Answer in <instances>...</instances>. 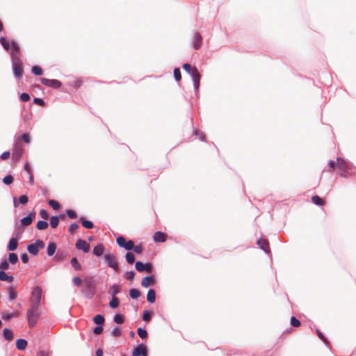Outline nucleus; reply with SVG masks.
Returning <instances> with one entry per match:
<instances>
[{"label": "nucleus", "instance_id": "3c124183", "mask_svg": "<svg viewBox=\"0 0 356 356\" xmlns=\"http://www.w3.org/2000/svg\"><path fill=\"white\" fill-rule=\"evenodd\" d=\"M145 266L144 264L141 261L136 262L135 268L140 273L145 271Z\"/></svg>", "mask_w": 356, "mask_h": 356}, {"label": "nucleus", "instance_id": "a18cd8bd", "mask_svg": "<svg viewBox=\"0 0 356 356\" xmlns=\"http://www.w3.org/2000/svg\"><path fill=\"white\" fill-rule=\"evenodd\" d=\"M48 203L49 206L54 210H58L60 208V204L54 200H49Z\"/></svg>", "mask_w": 356, "mask_h": 356}, {"label": "nucleus", "instance_id": "c9c22d12", "mask_svg": "<svg viewBox=\"0 0 356 356\" xmlns=\"http://www.w3.org/2000/svg\"><path fill=\"white\" fill-rule=\"evenodd\" d=\"M10 267L9 262L6 259H2L0 262V270L5 271Z\"/></svg>", "mask_w": 356, "mask_h": 356}, {"label": "nucleus", "instance_id": "7ed1b4c3", "mask_svg": "<svg viewBox=\"0 0 356 356\" xmlns=\"http://www.w3.org/2000/svg\"><path fill=\"white\" fill-rule=\"evenodd\" d=\"M12 67L15 78L19 79L23 76L24 67L20 57L16 54H11Z\"/></svg>", "mask_w": 356, "mask_h": 356}, {"label": "nucleus", "instance_id": "473e14b6", "mask_svg": "<svg viewBox=\"0 0 356 356\" xmlns=\"http://www.w3.org/2000/svg\"><path fill=\"white\" fill-rule=\"evenodd\" d=\"M312 201L314 204L318 206H322L325 204V201L318 195H314L312 197Z\"/></svg>", "mask_w": 356, "mask_h": 356}, {"label": "nucleus", "instance_id": "f704fd0d", "mask_svg": "<svg viewBox=\"0 0 356 356\" xmlns=\"http://www.w3.org/2000/svg\"><path fill=\"white\" fill-rule=\"evenodd\" d=\"M120 304V300L118 298L114 296L112 298L111 301L109 302V306L115 309L119 306Z\"/></svg>", "mask_w": 356, "mask_h": 356}, {"label": "nucleus", "instance_id": "052dcab7", "mask_svg": "<svg viewBox=\"0 0 356 356\" xmlns=\"http://www.w3.org/2000/svg\"><path fill=\"white\" fill-rule=\"evenodd\" d=\"M40 216L44 220H47L49 218V213L45 209H41L40 211Z\"/></svg>", "mask_w": 356, "mask_h": 356}, {"label": "nucleus", "instance_id": "c756f323", "mask_svg": "<svg viewBox=\"0 0 356 356\" xmlns=\"http://www.w3.org/2000/svg\"><path fill=\"white\" fill-rule=\"evenodd\" d=\"M70 264L72 265V266L76 270H81V265L80 264V263L79 262L78 259L76 257H73L72 258L71 261H70Z\"/></svg>", "mask_w": 356, "mask_h": 356}, {"label": "nucleus", "instance_id": "c85d7f7f", "mask_svg": "<svg viewBox=\"0 0 356 356\" xmlns=\"http://www.w3.org/2000/svg\"><path fill=\"white\" fill-rule=\"evenodd\" d=\"M104 317L102 314H97L93 318V321L97 325H103L104 323Z\"/></svg>", "mask_w": 356, "mask_h": 356}, {"label": "nucleus", "instance_id": "423d86ee", "mask_svg": "<svg viewBox=\"0 0 356 356\" xmlns=\"http://www.w3.org/2000/svg\"><path fill=\"white\" fill-rule=\"evenodd\" d=\"M104 260L108 267L112 268L115 272L119 271L118 263L115 255L111 254H105Z\"/></svg>", "mask_w": 356, "mask_h": 356}, {"label": "nucleus", "instance_id": "1a4fd4ad", "mask_svg": "<svg viewBox=\"0 0 356 356\" xmlns=\"http://www.w3.org/2000/svg\"><path fill=\"white\" fill-rule=\"evenodd\" d=\"M23 154V150L22 147L18 145V143H15L13 147L12 157L15 161L19 160Z\"/></svg>", "mask_w": 356, "mask_h": 356}, {"label": "nucleus", "instance_id": "6e6552de", "mask_svg": "<svg viewBox=\"0 0 356 356\" xmlns=\"http://www.w3.org/2000/svg\"><path fill=\"white\" fill-rule=\"evenodd\" d=\"M35 218V213H30L27 216L22 218L20 220L21 225L17 226L16 225L17 229H19L21 226L27 227L31 225L33 220Z\"/></svg>", "mask_w": 356, "mask_h": 356}, {"label": "nucleus", "instance_id": "39448f33", "mask_svg": "<svg viewBox=\"0 0 356 356\" xmlns=\"http://www.w3.org/2000/svg\"><path fill=\"white\" fill-rule=\"evenodd\" d=\"M42 296V289L40 286L34 287L31 291V297L30 298L31 305L40 307Z\"/></svg>", "mask_w": 356, "mask_h": 356}, {"label": "nucleus", "instance_id": "aec40b11", "mask_svg": "<svg viewBox=\"0 0 356 356\" xmlns=\"http://www.w3.org/2000/svg\"><path fill=\"white\" fill-rule=\"evenodd\" d=\"M104 250V245L102 244H97L94 247L92 253L97 257H100L103 254Z\"/></svg>", "mask_w": 356, "mask_h": 356}, {"label": "nucleus", "instance_id": "4be33fe9", "mask_svg": "<svg viewBox=\"0 0 356 356\" xmlns=\"http://www.w3.org/2000/svg\"><path fill=\"white\" fill-rule=\"evenodd\" d=\"M56 243L54 242H50L48 244L47 249V254L48 256L51 257L54 255L56 250Z\"/></svg>", "mask_w": 356, "mask_h": 356}, {"label": "nucleus", "instance_id": "37998d69", "mask_svg": "<svg viewBox=\"0 0 356 356\" xmlns=\"http://www.w3.org/2000/svg\"><path fill=\"white\" fill-rule=\"evenodd\" d=\"M137 333L142 339H145L147 337V332L144 328L138 327Z\"/></svg>", "mask_w": 356, "mask_h": 356}, {"label": "nucleus", "instance_id": "a211bd4d", "mask_svg": "<svg viewBox=\"0 0 356 356\" xmlns=\"http://www.w3.org/2000/svg\"><path fill=\"white\" fill-rule=\"evenodd\" d=\"M0 280L11 283L14 280V277L12 275H8L5 271L0 270Z\"/></svg>", "mask_w": 356, "mask_h": 356}, {"label": "nucleus", "instance_id": "58836bf2", "mask_svg": "<svg viewBox=\"0 0 356 356\" xmlns=\"http://www.w3.org/2000/svg\"><path fill=\"white\" fill-rule=\"evenodd\" d=\"M11 264H15L18 261V256L15 253H10L8 255V261Z\"/></svg>", "mask_w": 356, "mask_h": 356}, {"label": "nucleus", "instance_id": "0eeeda50", "mask_svg": "<svg viewBox=\"0 0 356 356\" xmlns=\"http://www.w3.org/2000/svg\"><path fill=\"white\" fill-rule=\"evenodd\" d=\"M40 82L43 85L53 88H58L62 85L61 82L57 79H46V78H41Z\"/></svg>", "mask_w": 356, "mask_h": 356}, {"label": "nucleus", "instance_id": "bf43d9fd", "mask_svg": "<svg viewBox=\"0 0 356 356\" xmlns=\"http://www.w3.org/2000/svg\"><path fill=\"white\" fill-rule=\"evenodd\" d=\"M291 325L293 327H299L300 325V322L298 319H297L296 317L292 316L291 318Z\"/></svg>", "mask_w": 356, "mask_h": 356}, {"label": "nucleus", "instance_id": "ddd939ff", "mask_svg": "<svg viewBox=\"0 0 356 356\" xmlns=\"http://www.w3.org/2000/svg\"><path fill=\"white\" fill-rule=\"evenodd\" d=\"M202 43V37L201 34L198 32L195 33L194 39H193V47L195 49L198 50L201 48Z\"/></svg>", "mask_w": 356, "mask_h": 356}, {"label": "nucleus", "instance_id": "79ce46f5", "mask_svg": "<svg viewBox=\"0 0 356 356\" xmlns=\"http://www.w3.org/2000/svg\"><path fill=\"white\" fill-rule=\"evenodd\" d=\"M113 321L117 324H122L124 322V317L120 314H117L115 315Z\"/></svg>", "mask_w": 356, "mask_h": 356}, {"label": "nucleus", "instance_id": "b1692460", "mask_svg": "<svg viewBox=\"0 0 356 356\" xmlns=\"http://www.w3.org/2000/svg\"><path fill=\"white\" fill-rule=\"evenodd\" d=\"M16 287L14 286H10L8 288V299L10 301L14 300L17 298V293L15 291Z\"/></svg>", "mask_w": 356, "mask_h": 356}, {"label": "nucleus", "instance_id": "8fccbe9b", "mask_svg": "<svg viewBox=\"0 0 356 356\" xmlns=\"http://www.w3.org/2000/svg\"><path fill=\"white\" fill-rule=\"evenodd\" d=\"M32 73H33L35 75L40 76L42 74V70L40 67L38 65H34L31 69Z\"/></svg>", "mask_w": 356, "mask_h": 356}, {"label": "nucleus", "instance_id": "de8ad7c7", "mask_svg": "<svg viewBox=\"0 0 356 356\" xmlns=\"http://www.w3.org/2000/svg\"><path fill=\"white\" fill-rule=\"evenodd\" d=\"M13 177L11 175H8L3 177V182L6 185H10L13 182Z\"/></svg>", "mask_w": 356, "mask_h": 356}, {"label": "nucleus", "instance_id": "7c9ffc66", "mask_svg": "<svg viewBox=\"0 0 356 356\" xmlns=\"http://www.w3.org/2000/svg\"><path fill=\"white\" fill-rule=\"evenodd\" d=\"M3 337L8 341H11L13 339V331L8 328H5L3 330Z\"/></svg>", "mask_w": 356, "mask_h": 356}, {"label": "nucleus", "instance_id": "dca6fc26", "mask_svg": "<svg viewBox=\"0 0 356 356\" xmlns=\"http://www.w3.org/2000/svg\"><path fill=\"white\" fill-rule=\"evenodd\" d=\"M346 161L341 158H337V166L341 171L347 172L348 166Z\"/></svg>", "mask_w": 356, "mask_h": 356}, {"label": "nucleus", "instance_id": "9d476101", "mask_svg": "<svg viewBox=\"0 0 356 356\" xmlns=\"http://www.w3.org/2000/svg\"><path fill=\"white\" fill-rule=\"evenodd\" d=\"M134 356H147V349L145 344L140 343L134 349Z\"/></svg>", "mask_w": 356, "mask_h": 356}, {"label": "nucleus", "instance_id": "20e7f679", "mask_svg": "<svg viewBox=\"0 0 356 356\" xmlns=\"http://www.w3.org/2000/svg\"><path fill=\"white\" fill-rule=\"evenodd\" d=\"M39 307L33 305H31L30 307L27 310V318L29 325L31 327H34L38 321L39 317Z\"/></svg>", "mask_w": 356, "mask_h": 356}, {"label": "nucleus", "instance_id": "4d7b16f0", "mask_svg": "<svg viewBox=\"0 0 356 356\" xmlns=\"http://www.w3.org/2000/svg\"><path fill=\"white\" fill-rule=\"evenodd\" d=\"M134 248V243L133 241L129 240L126 242L125 247L124 248L127 250H131Z\"/></svg>", "mask_w": 356, "mask_h": 356}, {"label": "nucleus", "instance_id": "9b49d317", "mask_svg": "<svg viewBox=\"0 0 356 356\" xmlns=\"http://www.w3.org/2000/svg\"><path fill=\"white\" fill-rule=\"evenodd\" d=\"M76 248L82 250L85 253H88L90 251V244L83 239H78L76 242Z\"/></svg>", "mask_w": 356, "mask_h": 356}, {"label": "nucleus", "instance_id": "412c9836", "mask_svg": "<svg viewBox=\"0 0 356 356\" xmlns=\"http://www.w3.org/2000/svg\"><path fill=\"white\" fill-rule=\"evenodd\" d=\"M79 221L81 222L82 226L86 229H92L94 227L93 222L86 220L84 217H80Z\"/></svg>", "mask_w": 356, "mask_h": 356}, {"label": "nucleus", "instance_id": "4c0bfd02", "mask_svg": "<svg viewBox=\"0 0 356 356\" xmlns=\"http://www.w3.org/2000/svg\"><path fill=\"white\" fill-rule=\"evenodd\" d=\"M125 258L127 263L129 264H133L136 259L134 254L130 252H127Z\"/></svg>", "mask_w": 356, "mask_h": 356}, {"label": "nucleus", "instance_id": "774afa93", "mask_svg": "<svg viewBox=\"0 0 356 356\" xmlns=\"http://www.w3.org/2000/svg\"><path fill=\"white\" fill-rule=\"evenodd\" d=\"M336 163L334 162V161H332V160H330L329 162H328V167H329V169H328V171L329 172H332L333 170L334 169L335 166H336Z\"/></svg>", "mask_w": 356, "mask_h": 356}, {"label": "nucleus", "instance_id": "680f3d73", "mask_svg": "<svg viewBox=\"0 0 356 356\" xmlns=\"http://www.w3.org/2000/svg\"><path fill=\"white\" fill-rule=\"evenodd\" d=\"M316 334L318 335V337L325 343V344H328V341L327 340V339L325 337V336L323 335V334L318 330H316Z\"/></svg>", "mask_w": 356, "mask_h": 356}, {"label": "nucleus", "instance_id": "6e6d98bb", "mask_svg": "<svg viewBox=\"0 0 356 356\" xmlns=\"http://www.w3.org/2000/svg\"><path fill=\"white\" fill-rule=\"evenodd\" d=\"M66 213H67V216L71 219H75L77 218V214L74 210L67 209Z\"/></svg>", "mask_w": 356, "mask_h": 356}, {"label": "nucleus", "instance_id": "393cba45", "mask_svg": "<svg viewBox=\"0 0 356 356\" xmlns=\"http://www.w3.org/2000/svg\"><path fill=\"white\" fill-rule=\"evenodd\" d=\"M121 289L120 286L118 284H113L111 286L108 290V293L112 296V297L115 296L116 294L120 293Z\"/></svg>", "mask_w": 356, "mask_h": 356}, {"label": "nucleus", "instance_id": "5fc2aeb1", "mask_svg": "<svg viewBox=\"0 0 356 356\" xmlns=\"http://www.w3.org/2000/svg\"><path fill=\"white\" fill-rule=\"evenodd\" d=\"M174 77L177 81H179L181 79V74L179 68H175L174 70Z\"/></svg>", "mask_w": 356, "mask_h": 356}, {"label": "nucleus", "instance_id": "4468645a", "mask_svg": "<svg viewBox=\"0 0 356 356\" xmlns=\"http://www.w3.org/2000/svg\"><path fill=\"white\" fill-rule=\"evenodd\" d=\"M156 282L155 277L153 275L151 276H147L143 278L141 282V285L147 288L151 284H154Z\"/></svg>", "mask_w": 356, "mask_h": 356}, {"label": "nucleus", "instance_id": "e433bc0d", "mask_svg": "<svg viewBox=\"0 0 356 356\" xmlns=\"http://www.w3.org/2000/svg\"><path fill=\"white\" fill-rule=\"evenodd\" d=\"M36 227L39 230H44L48 227V223L45 220H39L37 222Z\"/></svg>", "mask_w": 356, "mask_h": 356}, {"label": "nucleus", "instance_id": "c03bdc74", "mask_svg": "<svg viewBox=\"0 0 356 356\" xmlns=\"http://www.w3.org/2000/svg\"><path fill=\"white\" fill-rule=\"evenodd\" d=\"M143 320L145 322H149L152 318V312L149 310H145L143 314Z\"/></svg>", "mask_w": 356, "mask_h": 356}, {"label": "nucleus", "instance_id": "603ef678", "mask_svg": "<svg viewBox=\"0 0 356 356\" xmlns=\"http://www.w3.org/2000/svg\"><path fill=\"white\" fill-rule=\"evenodd\" d=\"M18 140L19 142L24 141L26 143H29L30 142V137L28 134H23L19 136Z\"/></svg>", "mask_w": 356, "mask_h": 356}, {"label": "nucleus", "instance_id": "e2e57ef3", "mask_svg": "<svg viewBox=\"0 0 356 356\" xmlns=\"http://www.w3.org/2000/svg\"><path fill=\"white\" fill-rule=\"evenodd\" d=\"M20 99L24 102H26L30 99V96L28 93L23 92L20 95Z\"/></svg>", "mask_w": 356, "mask_h": 356}, {"label": "nucleus", "instance_id": "09e8293b", "mask_svg": "<svg viewBox=\"0 0 356 356\" xmlns=\"http://www.w3.org/2000/svg\"><path fill=\"white\" fill-rule=\"evenodd\" d=\"M79 225L76 222H74L70 225L68 231L70 234H74V232L79 229Z\"/></svg>", "mask_w": 356, "mask_h": 356}, {"label": "nucleus", "instance_id": "2f4dec72", "mask_svg": "<svg viewBox=\"0 0 356 356\" xmlns=\"http://www.w3.org/2000/svg\"><path fill=\"white\" fill-rule=\"evenodd\" d=\"M141 295L140 291L136 289H131L129 290V296L132 299H137Z\"/></svg>", "mask_w": 356, "mask_h": 356}, {"label": "nucleus", "instance_id": "ea45409f", "mask_svg": "<svg viewBox=\"0 0 356 356\" xmlns=\"http://www.w3.org/2000/svg\"><path fill=\"white\" fill-rule=\"evenodd\" d=\"M11 45L13 48V51L10 52V54H16L20 57V49L18 44L15 41H12Z\"/></svg>", "mask_w": 356, "mask_h": 356}, {"label": "nucleus", "instance_id": "72a5a7b5", "mask_svg": "<svg viewBox=\"0 0 356 356\" xmlns=\"http://www.w3.org/2000/svg\"><path fill=\"white\" fill-rule=\"evenodd\" d=\"M59 224L58 217L57 216H53L50 218V226L51 228L55 229Z\"/></svg>", "mask_w": 356, "mask_h": 356}, {"label": "nucleus", "instance_id": "2eb2a0df", "mask_svg": "<svg viewBox=\"0 0 356 356\" xmlns=\"http://www.w3.org/2000/svg\"><path fill=\"white\" fill-rule=\"evenodd\" d=\"M29 202V197L26 195H21L18 199L15 197L13 198V204L15 207H17L19 204H26Z\"/></svg>", "mask_w": 356, "mask_h": 356}, {"label": "nucleus", "instance_id": "0e129e2a", "mask_svg": "<svg viewBox=\"0 0 356 356\" xmlns=\"http://www.w3.org/2000/svg\"><path fill=\"white\" fill-rule=\"evenodd\" d=\"M34 243L38 250L44 247V243L41 239H37Z\"/></svg>", "mask_w": 356, "mask_h": 356}, {"label": "nucleus", "instance_id": "338daca9", "mask_svg": "<svg viewBox=\"0 0 356 356\" xmlns=\"http://www.w3.org/2000/svg\"><path fill=\"white\" fill-rule=\"evenodd\" d=\"M72 282H73V284L76 286H81V284L82 283V280L79 277H74L72 280Z\"/></svg>", "mask_w": 356, "mask_h": 356}, {"label": "nucleus", "instance_id": "49530a36", "mask_svg": "<svg viewBox=\"0 0 356 356\" xmlns=\"http://www.w3.org/2000/svg\"><path fill=\"white\" fill-rule=\"evenodd\" d=\"M116 241H117L118 245L120 247H121V248L125 247L127 241L124 236H118L116 239Z\"/></svg>", "mask_w": 356, "mask_h": 356}, {"label": "nucleus", "instance_id": "a19ab883", "mask_svg": "<svg viewBox=\"0 0 356 356\" xmlns=\"http://www.w3.org/2000/svg\"><path fill=\"white\" fill-rule=\"evenodd\" d=\"M0 43L5 50L8 51L10 49V43L4 37H1L0 38Z\"/></svg>", "mask_w": 356, "mask_h": 356}, {"label": "nucleus", "instance_id": "f257e3e1", "mask_svg": "<svg viewBox=\"0 0 356 356\" xmlns=\"http://www.w3.org/2000/svg\"><path fill=\"white\" fill-rule=\"evenodd\" d=\"M96 282L92 277H86L83 280L81 293L88 299H92L96 293Z\"/></svg>", "mask_w": 356, "mask_h": 356}, {"label": "nucleus", "instance_id": "13d9d810", "mask_svg": "<svg viewBox=\"0 0 356 356\" xmlns=\"http://www.w3.org/2000/svg\"><path fill=\"white\" fill-rule=\"evenodd\" d=\"M111 335L115 337H119L121 335V330L118 327H115L111 332Z\"/></svg>", "mask_w": 356, "mask_h": 356}, {"label": "nucleus", "instance_id": "f03ea898", "mask_svg": "<svg viewBox=\"0 0 356 356\" xmlns=\"http://www.w3.org/2000/svg\"><path fill=\"white\" fill-rule=\"evenodd\" d=\"M184 70L189 74L193 81V86L195 91H197L200 87V81L201 78V74L198 72L196 67H192L188 63H185L183 65Z\"/></svg>", "mask_w": 356, "mask_h": 356}, {"label": "nucleus", "instance_id": "6ab92c4d", "mask_svg": "<svg viewBox=\"0 0 356 356\" xmlns=\"http://www.w3.org/2000/svg\"><path fill=\"white\" fill-rule=\"evenodd\" d=\"M154 240L155 242H165L166 241V236L161 232H156L154 234Z\"/></svg>", "mask_w": 356, "mask_h": 356}, {"label": "nucleus", "instance_id": "69168bd1", "mask_svg": "<svg viewBox=\"0 0 356 356\" xmlns=\"http://www.w3.org/2000/svg\"><path fill=\"white\" fill-rule=\"evenodd\" d=\"M103 332V325H97L93 330L95 334L99 335Z\"/></svg>", "mask_w": 356, "mask_h": 356}, {"label": "nucleus", "instance_id": "f3484780", "mask_svg": "<svg viewBox=\"0 0 356 356\" xmlns=\"http://www.w3.org/2000/svg\"><path fill=\"white\" fill-rule=\"evenodd\" d=\"M18 241L17 238H11L7 246L9 251H14L17 248Z\"/></svg>", "mask_w": 356, "mask_h": 356}, {"label": "nucleus", "instance_id": "bb28decb", "mask_svg": "<svg viewBox=\"0 0 356 356\" xmlns=\"http://www.w3.org/2000/svg\"><path fill=\"white\" fill-rule=\"evenodd\" d=\"M27 250L29 252L34 256L38 255L39 250L35 245V243H31L27 246Z\"/></svg>", "mask_w": 356, "mask_h": 356}, {"label": "nucleus", "instance_id": "f8f14e48", "mask_svg": "<svg viewBox=\"0 0 356 356\" xmlns=\"http://www.w3.org/2000/svg\"><path fill=\"white\" fill-rule=\"evenodd\" d=\"M257 243L260 247V248L262 249L266 253H270V246L267 239L259 238L257 240Z\"/></svg>", "mask_w": 356, "mask_h": 356}, {"label": "nucleus", "instance_id": "cd10ccee", "mask_svg": "<svg viewBox=\"0 0 356 356\" xmlns=\"http://www.w3.org/2000/svg\"><path fill=\"white\" fill-rule=\"evenodd\" d=\"M18 316H19L18 312H14L12 313L3 312V315H2V318H3V319H4L6 321H8L12 318L17 317Z\"/></svg>", "mask_w": 356, "mask_h": 356}, {"label": "nucleus", "instance_id": "5701e85b", "mask_svg": "<svg viewBox=\"0 0 356 356\" xmlns=\"http://www.w3.org/2000/svg\"><path fill=\"white\" fill-rule=\"evenodd\" d=\"M27 341L24 339H19L16 341V347L19 350H24L27 346Z\"/></svg>", "mask_w": 356, "mask_h": 356}, {"label": "nucleus", "instance_id": "864d4df0", "mask_svg": "<svg viewBox=\"0 0 356 356\" xmlns=\"http://www.w3.org/2000/svg\"><path fill=\"white\" fill-rule=\"evenodd\" d=\"M134 276H135V273L134 271L133 270H131V271H127L124 274V277L129 280V281H131L133 280V279L134 278Z\"/></svg>", "mask_w": 356, "mask_h": 356}, {"label": "nucleus", "instance_id": "a878e982", "mask_svg": "<svg viewBox=\"0 0 356 356\" xmlns=\"http://www.w3.org/2000/svg\"><path fill=\"white\" fill-rule=\"evenodd\" d=\"M147 300L150 303H154L156 300V292L154 289H149L147 294Z\"/></svg>", "mask_w": 356, "mask_h": 356}]
</instances>
